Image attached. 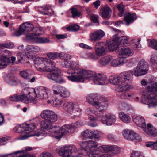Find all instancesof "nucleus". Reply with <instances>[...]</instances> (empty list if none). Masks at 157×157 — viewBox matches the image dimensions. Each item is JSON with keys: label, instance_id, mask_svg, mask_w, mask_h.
<instances>
[{"label": "nucleus", "instance_id": "nucleus-64", "mask_svg": "<svg viewBox=\"0 0 157 157\" xmlns=\"http://www.w3.org/2000/svg\"><path fill=\"white\" fill-rule=\"evenodd\" d=\"M100 57L98 55H97L95 53H91L89 54L88 56V58L90 59H92L94 60H97L99 59Z\"/></svg>", "mask_w": 157, "mask_h": 157}, {"label": "nucleus", "instance_id": "nucleus-10", "mask_svg": "<svg viewBox=\"0 0 157 157\" xmlns=\"http://www.w3.org/2000/svg\"><path fill=\"white\" fill-rule=\"evenodd\" d=\"M147 63L144 59L141 60L139 62L134 75L136 76L142 75L146 74L148 70Z\"/></svg>", "mask_w": 157, "mask_h": 157}, {"label": "nucleus", "instance_id": "nucleus-15", "mask_svg": "<svg viewBox=\"0 0 157 157\" xmlns=\"http://www.w3.org/2000/svg\"><path fill=\"white\" fill-rule=\"evenodd\" d=\"M76 148L74 146H65L61 147L58 151V154L63 157H69L71 154L72 150L75 152Z\"/></svg>", "mask_w": 157, "mask_h": 157}, {"label": "nucleus", "instance_id": "nucleus-58", "mask_svg": "<svg viewBox=\"0 0 157 157\" xmlns=\"http://www.w3.org/2000/svg\"><path fill=\"white\" fill-rule=\"evenodd\" d=\"M59 57L61 59L65 60V61H67V60L71 59V57L69 55L63 52L59 53Z\"/></svg>", "mask_w": 157, "mask_h": 157}, {"label": "nucleus", "instance_id": "nucleus-37", "mask_svg": "<svg viewBox=\"0 0 157 157\" xmlns=\"http://www.w3.org/2000/svg\"><path fill=\"white\" fill-rule=\"evenodd\" d=\"M44 34V31L43 29L40 27H35L33 29V33H29L27 35V37L29 39L28 35L29 34L33 35L34 36L37 37V36L43 35Z\"/></svg>", "mask_w": 157, "mask_h": 157}, {"label": "nucleus", "instance_id": "nucleus-62", "mask_svg": "<svg viewBox=\"0 0 157 157\" xmlns=\"http://www.w3.org/2000/svg\"><path fill=\"white\" fill-rule=\"evenodd\" d=\"M25 54V53L24 52H20L17 54V58L19 62H21L24 60L26 57Z\"/></svg>", "mask_w": 157, "mask_h": 157}, {"label": "nucleus", "instance_id": "nucleus-40", "mask_svg": "<svg viewBox=\"0 0 157 157\" xmlns=\"http://www.w3.org/2000/svg\"><path fill=\"white\" fill-rule=\"evenodd\" d=\"M44 11H41L42 14L46 15H51L54 13V11L52 10L51 7L48 5H46L44 8Z\"/></svg>", "mask_w": 157, "mask_h": 157}, {"label": "nucleus", "instance_id": "nucleus-53", "mask_svg": "<svg viewBox=\"0 0 157 157\" xmlns=\"http://www.w3.org/2000/svg\"><path fill=\"white\" fill-rule=\"evenodd\" d=\"M93 131L90 130H86L82 132V135L86 138L92 139Z\"/></svg>", "mask_w": 157, "mask_h": 157}, {"label": "nucleus", "instance_id": "nucleus-6", "mask_svg": "<svg viewBox=\"0 0 157 157\" xmlns=\"http://www.w3.org/2000/svg\"><path fill=\"white\" fill-rule=\"evenodd\" d=\"M133 72L131 70L127 71L121 73L119 75L121 84L120 88L122 89L121 91H126L130 89L129 84L131 83Z\"/></svg>", "mask_w": 157, "mask_h": 157}, {"label": "nucleus", "instance_id": "nucleus-51", "mask_svg": "<svg viewBox=\"0 0 157 157\" xmlns=\"http://www.w3.org/2000/svg\"><path fill=\"white\" fill-rule=\"evenodd\" d=\"M14 131L16 133H21L24 135H27L25 132V133L24 131H25V127L23 128V126L21 125H18L16 126L13 129Z\"/></svg>", "mask_w": 157, "mask_h": 157}, {"label": "nucleus", "instance_id": "nucleus-24", "mask_svg": "<svg viewBox=\"0 0 157 157\" xmlns=\"http://www.w3.org/2000/svg\"><path fill=\"white\" fill-rule=\"evenodd\" d=\"M136 19V14L135 13L131 14L130 12H126L124 14V21L127 25L133 23Z\"/></svg>", "mask_w": 157, "mask_h": 157}, {"label": "nucleus", "instance_id": "nucleus-56", "mask_svg": "<svg viewBox=\"0 0 157 157\" xmlns=\"http://www.w3.org/2000/svg\"><path fill=\"white\" fill-rule=\"evenodd\" d=\"M89 119L90 120V121L88 123L89 126L92 127H94L97 126V124L94 121L95 118L94 117H89Z\"/></svg>", "mask_w": 157, "mask_h": 157}, {"label": "nucleus", "instance_id": "nucleus-2", "mask_svg": "<svg viewBox=\"0 0 157 157\" xmlns=\"http://www.w3.org/2000/svg\"><path fill=\"white\" fill-rule=\"evenodd\" d=\"M75 128V125L71 124H66L60 128L55 125L48 132L47 134L50 136L59 139L63 135H70L74 133Z\"/></svg>", "mask_w": 157, "mask_h": 157}, {"label": "nucleus", "instance_id": "nucleus-48", "mask_svg": "<svg viewBox=\"0 0 157 157\" xmlns=\"http://www.w3.org/2000/svg\"><path fill=\"white\" fill-rule=\"evenodd\" d=\"M146 146L152 149L157 150V140L156 142H148L145 143Z\"/></svg>", "mask_w": 157, "mask_h": 157}, {"label": "nucleus", "instance_id": "nucleus-61", "mask_svg": "<svg viewBox=\"0 0 157 157\" xmlns=\"http://www.w3.org/2000/svg\"><path fill=\"white\" fill-rule=\"evenodd\" d=\"M79 29V25H74L67 27L66 29L69 31H78Z\"/></svg>", "mask_w": 157, "mask_h": 157}, {"label": "nucleus", "instance_id": "nucleus-50", "mask_svg": "<svg viewBox=\"0 0 157 157\" xmlns=\"http://www.w3.org/2000/svg\"><path fill=\"white\" fill-rule=\"evenodd\" d=\"M23 151H19L12 153L6 154L8 157H23Z\"/></svg>", "mask_w": 157, "mask_h": 157}, {"label": "nucleus", "instance_id": "nucleus-30", "mask_svg": "<svg viewBox=\"0 0 157 157\" xmlns=\"http://www.w3.org/2000/svg\"><path fill=\"white\" fill-rule=\"evenodd\" d=\"M112 59V57L110 56H105L102 57L99 59V63L102 66H105L110 63Z\"/></svg>", "mask_w": 157, "mask_h": 157}, {"label": "nucleus", "instance_id": "nucleus-43", "mask_svg": "<svg viewBox=\"0 0 157 157\" xmlns=\"http://www.w3.org/2000/svg\"><path fill=\"white\" fill-rule=\"evenodd\" d=\"M53 79V81L59 83H65V80L58 73H55Z\"/></svg>", "mask_w": 157, "mask_h": 157}, {"label": "nucleus", "instance_id": "nucleus-47", "mask_svg": "<svg viewBox=\"0 0 157 157\" xmlns=\"http://www.w3.org/2000/svg\"><path fill=\"white\" fill-rule=\"evenodd\" d=\"M53 93L56 95H60L63 88L59 85H54L52 87Z\"/></svg>", "mask_w": 157, "mask_h": 157}, {"label": "nucleus", "instance_id": "nucleus-5", "mask_svg": "<svg viewBox=\"0 0 157 157\" xmlns=\"http://www.w3.org/2000/svg\"><path fill=\"white\" fill-rule=\"evenodd\" d=\"M31 92L27 89L23 90V93H18L14 94L9 98L10 100L12 101H22L25 104L33 103L35 104L37 102L35 97L30 95Z\"/></svg>", "mask_w": 157, "mask_h": 157}, {"label": "nucleus", "instance_id": "nucleus-42", "mask_svg": "<svg viewBox=\"0 0 157 157\" xmlns=\"http://www.w3.org/2000/svg\"><path fill=\"white\" fill-rule=\"evenodd\" d=\"M109 80L110 82L114 85H118L119 84H121L120 80L119 78V76H111L109 77Z\"/></svg>", "mask_w": 157, "mask_h": 157}, {"label": "nucleus", "instance_id": "nucleus-36", "mask_svg": "<svg viewBox=\"0 0 157 157\" xmlns=\"http://www.w3.org/2000/svg\"><path fill=\"white\" fill-rule=\"evenodd\" d=\"M52 124L48 122L45 119L42 121L40 123V127L41 128L43 129L48 130L50 129V130L53 127H52ZM49 130L48 131H49Z\"/></svg>", "mask_w": 157, "mask_h": 157}, {"label": "nucleus", "instance_id": "nucleus-39", "mask_svg": "<svg viewBox=\"0 0 157 157\" xmlns=\"http://www.w3.org/2000/svg\"><path fill=\"white\" fill-rule=\"evenodd\" d=\"M120 119L125 123H129L131 121V118L125 114L123 112H120L119 114Z\"/></svg>", "mask_w": 157, "mask_h": 157}, {"label": "nucleus", "instance_id": "nucleus-21", "mask_svg": "<svg viewBox=\"0 0 157 157\" xmlns=\"http://www.w3.org/2000/svg\"><path fill=\"white\" fill-rule=\"evenodd\" d=\"M3 52L4 54L0 57V69L5 68L7 65L10 59L7 54L9 55L11 54L10 52L7 50H4Z\"/></svg>", "mask_w": 157, "mask_h": 157}, {"label": "nucleus", "instance_id": "nucleus-1", "mask_svg": "<svg viewBox=\"0 0 157 157\" xmlns=\"http://www.w3.org/2000/svg\"><path fill=\"white\" fill-rule=\"evenodd\" d=\"M34 65L36 69L41 72H47L52 71L60 72L59 69L56 67L55 63L46 58H36Z\"/></svg>", "mask_w": 157, "mask_h": 157}, {"label": "nucleus", "instance_id": "nucleus-19", "mask_svg": "<svg viewBox=\"0 0 157 157\" xmlns=\"http://www.w3.org/2000/svg\"><path fill=\"white\" fill-rule=\"evenodd\" d=\"M79 73L81 82H83L85 79L91 78L92 80L96 73L90 70H87L81 69Z\"/></svg>", "mask_w": 157, "mask_h": 157}, {"label": "nucleus", "instance_id": "nucleus-32", "mask_svg": "<svg viewBox=\"0 0 157 157\" xmlns=\"http://www.w3.org/2000/svg\"><path fill=\"white\" fill-rule=\"evenodd\" d=\"M119 45L121 46H126L128 44L129 38L126 36H122L116 39Z\"/></svg>", "mask_w": 157, "mask_h": 157}, {"label": "nucleus", "instance_id": "nucleus-31", "mask_svg": "<svg viewBox=\"0 0 157 157\" xmlns=\"http://www.w3.org/2000/svg\"><path fill=\"white\" fill-rule=\"evenodd\" d=\"M6 82L12 85H16L18 84V80L17 78L13 75L8 76L6 78Z\"/></svg>", "mask_w": 157, "mask_h": 157}, {"label": "nucleus", "instance_id": "nucleus-25", "mask_svg": "<svg viewBox=\"0 0 157 157\" xmlns=\"http://www.w3.org/2000/svg\"><path fill=\"white\" fill-rule=\"evenodd\" d=\"M143 130L146 133L150 136H155L157 135V129L155 127H151V124H148Z\"/></svg>", "mask_w": 157, "mask_h": 157}, {"label": "nucleus", "instance_id": "nucleus-27", "mask_svg": "<svg viewBox=\"0 0 157 157\" xmlns=\"http://www.w3.org/2000/svg\"><path fill=\"white\" fill-rule=\"evenodd\" d=\"M28 37L29 39L37 43H49L50 41L49 39L46 38L35 36L32 34L29 35Z\"/></svg>", "mask_w": 157, "mask_h": 157}, {"label": "nucleus", "instance_id": "nucleus-26", "mask_svg": "<svg viewBox=\"0 0 157 157\" xmlns=\"http://www.w3.org/2000/svg\"><path fill=\"white\" fill-rule=\"evenodd\" d=\"M105 120L103 123L107 125L110 126L114 124L116 120L115 116L109 113L106 114L105 116Z\"/></svg>", "mask_w": 157, "mask_h": 157}, {"label": "nucleus", "instance_id": "nucleus-49", "mask_svg": "<svg viewBox=\"0 0 157 157\" xmlns=\"http://www.w3.org/2000/svg\"><path fill=\"white\" fill-rule=\"evenodd\" d=\"M124 6L122 3L117 5V7L119 10L118 15L120 17L123 16L124 11L125 10Z\"/></svg>", "mask_w": 157, "mask_h": 157}, {"label": "nucleus", "instance_id": "nucleus-35", "mask_svg": "<svg viewBox=\"0 0 157 157\" xmlns=\"http://www.w3.org/2000/svg\"><path fill=\"white\" fill-rule=\"evenodd\" d=\"M106 109L107 108L102 110L98 109L99 111H95L94 114L95 116V118L98 121H101L103 123V121L105 120V117L104 116L103 113L102 111L106 110Z\"/></svg>", "mask_w": 157, "mask_h": 157}, {"label": "nucleus", "instance_id": "nucleus-20", "mask_svg": "<svg viewBox=\"0 0 157 157\" xmlns=\"http://www.w3.org/2000/svg\"><path fill=\"white\" fill-rule=\"evenodd\" d=\"M92 80L95 84L98 85H104L107 83V81L106 76L99 73H96Z\"/></svg>", "mask_w": 157, "mask_h": 157}, {"label": "nucleus", "instance_id": "nucleus-11", "mask_svg": "<svg viewBox=\"0 0 157 157\" xmlns=\"http://www.w3.org/2000/svg\"><path fill=\"white\" fill-rule=\"evenodd\" d=\"M123 135L124 138L129 141L137 142L141 140L140 137L132 130H125L123 132Z\"/></svg>", "mask_w": 157, "mask_h": 157}, {"label": "nucleus", "instance_id": "nucleus-23", "mask_svg": "<svg viewBox=\"0 0 157 157\" xmlns=\"http://www.w3.org/2000/svg\"><path fill=\"white\" fill-rule=\"evenodd\" d=\"M132 119L135 123L141 126L142 129L144 127H146L145 120L141 116L136 115H133L132 117Z\"/></svg>", "mask_w": 157, "mask_h": 157}, {"label": "nucleus", "instance_id": "nucleus-34", "mask_svg": "<svg viewBox=\"0 0 157 157\" xmlns=\"http://www.w3.org/2000/svg\"><path fill=\"white\" fill-rule=\"evenodd\" d=\"M120 152V150L119 147L116 145L110 146L109 153L111 157L115 156L119 154Z\"/></svg>", "mask_w": 157, "mask_h": 157}, {"label": "nucleus", "instance_id": "nucleus-28", "mask_svg": "<svg viewBox=\"0 0 157 157\" xmlns=\"http://www.w3.org/2000/svg\"><path fill=\"white\" fill-rule=\"evenodd\" d=\"M127 61L126 59L117 58L113 59L111 62V65L114 67H116L125 63Z\"/></svg>", "mask_w": 157, "mask_h": 157}, {"label": "nucleus", "instance_id": "nucleus-14", "mask_svg": "<svg viewBox=\"0 0 157 157\" xmlns=\"http://www.w3.org/2000/svg\"><path fill=\"white\" fill-rule=\"evenodd\" d=\"M141 102L143 104H147L149 108L156 107L157 106V94L154 95L149 94L146 99L142 98Z\"/></svg>", "mask_w": 157, "mask_h": 157}, {"label": "nucleus", "instance_id": "nucleus-41", "mask_svg": "<svg viewBox=\"0 0 157 157\" xmlns=\"http://www.w3.org/2000/svg\"><path fill=\"white\" fill-rule=\"evenodd\" d=\"M71 75L67 76L69 80L72 82L76 81L81 82L79 73H75Z\"/></svg>", "mask_w": 157, "mask_h": 157}, {"label": "nucleus", "instance_id": "nucleus-7", "mask_svg": "<svg viewBox=\"0 0 157 157\" xmlns=\"http://www.w3.org/2000/svg\"><path fill=\"white\" fill-rule=\"evenodd\" d=\"M36 124L34 123H31L29 124H24V127H25V131H24L25 133H26L27 135H23L19 137L18 139L23 140L27 138H28L33 136H36L37 137L42 136L45 135L44 133L43 132H38L37 133H35L34 134H32L29 133L30 132L33 131L36 127Z\"/></svg>", "mask_w": 157, "mask_h": 157}, {"label": "nucleus", "instance_id": "nucleus-55", "mask_svg": "<svg viewBox=\"0 0 157 157\" xmlns=\"http://www.w3.org/2000/svg\"><path fill=\"white\" fill-rule=\"evenodd\" d=\"M110 147V146H109L103 145L99 146L98 147V150L103 153L107 152L109 153Z\"/></svg>", "mask_w": 157, "mask_h": 157}, {"label": "nucleus", "instance_id": "nucleus-16", "mask_svg": "<svg viewBox=\"0 0 157 157\" xmlns=\"http://www.w3.org/2000/svg\"><path fill=\"white\" fill-rule=\"evenodd\" d=\"M117 54L122 57L126 59L132 56L134 53L133 50L127 47L120 46L117 52Z\"/></svg>", "mask_w": 157, "mask_h": 157}, {"label": "nucleus", "instance_id": "nucleus-17", "mask_svg": "<svg viewBox=\"0 0 157 157\" xmlns=\"http://www.w3.org/2000/svg\"><path fill=\"white\" fill-rule=\"evenodd\" d=\"M95 52L100 57L105 55L107 52L106 46L103 42L97 43L95 45Z\"/></svg>", "mask_w": 157, "mask_h": 157}, {"label": "nucleus", "instance_id": "nucleus-9", "mask_svg": "<svg viewBox=\"0 0 157 157\" xmlns=\"http://www.w3.org/2000/svg\"><path fill=\"white\" fill-rule=\"evenodd\" d=\"M64 109L69 113L72 115V117L75 118L80 114L81 111L78 106L72 103H65L63 105Z\"/></svg>", "mask_w": 157, "mask_h": 157}, {"label": "nucleus", "instance_id": "nucleus-38", "mask_svg": "<svg viewBox=\"0 0 157 157\" xmlns=\"http://www.w3.org/2000/svg\"><path fill=\"white\" fill-rule=\"evenodd\" d=\"M147 89L149 92H154L157 91V82H151L147 87Z\"/></svg>", "mask_w": 157, "mask_h": 157}, {"label": "nucleus", "instance_id": "nucleus-4", "mask_svg": "<svg viewBox=\"0 0 157 157\" xmlns=\"http://www.w3.org/2000/svg\"><path fill=\"white\" fill-rule=\"evenodd\" d=\"M87 101L97 109L102 110L106 109L108 105L107 100L103 97L92 93L88 95L86 98Z\"/></svg>", "mask_w": 157, "mask_h": 157}, {"label": "nucleus", "instance_id": "nucleus-54", "mask_svg": "<svg viewBox=\"0 0 157 157\" xmlns=\"http://www.w3.org/2000/svg\"><path fill=\"white\" fill-rule=\"evenodd\" d=\"M59 53L56 52H49L47 54V56L50 59H55L59 57Z\"/></svg>", "mask_w": 157, "mask_h": 157}, {"label": "nucleus", "instance_id": "nucleus-18", "mask_svg": "<svg viewBox=\"0 0 157 157\" xmlns=\"http://www.w3.org/2000/svg\"><path fill=\"white\" fill-rule=\"evenodd\" d=\"M33 94H35V97H36L40 99H46L48 98L47 91L43 87H38L36 90H33V92H31L30 95L32 96Z\"/></svg>", "mask_w": 157, "mask_h": 157}, {"label": "nucleus", "instance_id": "nucleus-13", "mask_svg": "<svg viewBox=\"0 0 157 157\" xmlns=\"http://www.w3.org/2000/svg\"><path fill=\"white\" fill-rule=\"evenodd\" d=\"M34 28L33 24L28 22L25 23L20 26L19 30L15 32L14 35L16 36H19L26 32L32 30Z\"/></svg>", "mask_w": 157, "mask_h": 157}, {"label": "nucleus", "instance_id": "nucleus-22", "mask_svg": "<svg viewBox=\"0 0 157 157\" xmlns=\"http://www.w3.org/2000/svg\"><path fill=\"white\" fill-rule=\"evenodd\" d=\"M105 35L104 31L99 30L90 33L89 36L92 41H97L101 40Z\"/></svg>", "mask_w": 157, "mask_h": 157}, {"label": "nucleus", "instance_id": "nucleus-8", "mask_svg": "<svg viewBox=\"0 0 157 157\" xmlns=\"http://www.w3.org/2000/svg\"><path fill=\"white\" fill-rule=\"evenodd\" d=\"M62 66L66 68H70L66 71L68 74H78L81 68H79V65L78 62L75 61H65L62 63Z\"/></svg>", "mask_w": 157, "mask_h": 157}, {"label": "nucleus", "instance_id": "nucleus-63", "mask_svg": "<svg viewBox=\"0 0 157 157\" xmlns=\"http://www.w3.org/2000/svg\"><path fill=\"white\" fill-rule=\"evenodd\" d=\"M102 135V133L97 130L93 131L92 139L94 138L96 139H99Z\"/></svg>", "mask_w": 157, "mask_h": 157}, {"label": "nucleus", "instance_id": "nucleus-3", "mask_svg": "<svg viewBox=\"0 0 157 157\" xmlns=\"http://www.w3.org/2000/svg\"><path fill=\"white\" fill-rule=\"evenodd\" d=\"M80 145L82 148L87 153L89 157H111L109 153L98 155L97 151V143L90 140L81 142Z\"/></svg>", "mask_w": 157, "mask_h": 157}, {"label": "nucleus", "instance_id": "nucleus-57", "mask_svg": "<svg viewBox=\"0 0 157 157\" xmlns=\"http://www.w3.org/2000/svg\"><path fill=\"white\" fill-rule=\"evenodd\" d=\"M70 10L73 18H75L76 17L79 16L80 15V12L78 11L76 8H71Z\"/></svg>", "mask_w": 157, "mask_h": 157}, {"label": "nucleus", "instance_id": "nucleus-52", "mask_svg": "<svg viewBox=\"0 0 157 157\" xmlns=\"http://www.w3.org/2000/svg\"><path fill=\"white\" fill-rule=\"evenodd\" d=\"M148 46L157 50V41L155 40H148Z\"/></svg>", "mask_w": 157, "mask_h": 157}, {"label": "nucleus", "instance_id": "nucleus-45", "mask_svg": "<svg viewBox=\"0 0 157 157\" xmlns=\"http://www.w3.org/2000/svg\"><path fill=\"white\" fill-rule=\"evenodd\" d=\"M26 49L27 50L31 52H38L40 49L38 47L34 45H28L27 46Z\"/></svg>", "mask_w": 157, "mask_h": 157}, {"label": "nucleus", "instance_id": "nucleus-60", "mask_svg": "<svg viewBox=\"0 0 157 157\" xmlns=\"http://www.w3.org/2000/svg\"><path fill=\"white\" fill-rule=\"evenodd\" d=\"M60 95L63 98H66L70 96V93L68 90L63 88Z\"/></svg>", "mask_w": 157, "mask_h": 157}, {"label": "nucleus", "instance_id": "nucleus-29", "mask_svg": "<svg viewBox=\"0 0 157 157\" xmlns=\"http://www.w3.org/2000/svg\"><path fill=\"white\" fill-rule=\"evenodd\" d=\"M112 13L110 8L108 6H105L102 10V17L105 18H109L111 16Z\"/></svg>", "mask_w": 157, "mask_h": 157}, {"label": "nucleus", "instance_id": "nucleus-59", "mask_svg": "<svg viewBox=\"0 0 157 157\" xmlns=\"http://www.w3.org/2000/svg\"><path fill=\"white\" fill-rule=\"evenodd\" d=\"M99 18V16L98 15L94 14H92L90 17V18L91 21L94 23H96L97 25L99 24L98 21Z\"/></svg>", "mask_w": 157, "mask_h": 157}, {"label": "nucleus", "instance_id": "nucleus-44", "mask_svg": "<svg viewBox=\"0 0 157 157\" xmlns=\"http://www.w3.org/2000/svg\"><path fill=\"white\" fill-rule=\"evenodd\" d=\"M14 47V45L13 43L6 42L0 44V50L3 49L4 48L10 49Z\"/></svg>", "mask_w": 157, "mask_h": 157}, {"label": "nucleus", "instance_id": "nucleus-46", "mask_svg": "<svg viewBox=\"0 0 157 157\" xmlns=\"http://www.w3.org/2000/svg\"><path fill=\"white\" fill-rule=\"evenodd\" d=\"M21 76L27 80H29L31 77V75L29 73L28 70L21 71L20 72Z\"/></svg>", "mask_w": 157, "mask_h": 157}, {"label": "nucleus", "instance_id": "nucleus-33", "mask_svg": "<svg viewBox=\"0 0 157 157\" xmlns=\"http://www.w3.org/2000/svg\"><path fill=\"white\" fill-rule=\"evenodd\" d=\"M108 43V47L110 51H113L118 46H119V44L118 43L117 39L110 40Z\"/></svg>", "mask_w": 157, "mask_h": 157}, {"label": "nucleus", "instance_id": "nucleus-12", "mask_svg": "<svg viewBox=\"0 0 157 157\" xmlns=\"http://www.w3.org/2000/svg\"><path fill=\"white\" fill-rule=\"evenodd\" d=\"M40 116L42 118L45 119L52 124L56 121L57 120V115L52 111L49 110L43 111L41 113Z\"/></svg>", "mask_w": 157, "mask_h": 157}]
</instances>
